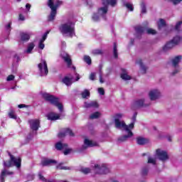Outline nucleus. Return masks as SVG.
Wrapping results in <instances>:
<instances>
[{
    "mask_svg": "<svg viewBox=\"0 0 182 182\" xmlns=\"http://www.w3.org/2000/svg\"><path fill=\"white\" fill-rule=\"evenodd\" d=\"M44 41H42L40 40L39 43H38V48L39 49L43 50L45 49V44L43 43Z\"/></svg>",
    "mask_w": 182,
    "mask_h": 182,
    "instance_id": "44",
    "label": "nucleus"
},
{
    "mask_svg": "<svg viewBox=\"0 0 182 182\" xmlns=\"http://www.w3.org/2000/svg\"><path fill=\"white\" fill-rule=\"evenodd\" d=\"M146 33H148V35H156V33H157V31H156V30L154 29L149 28L147 29Z\"/></svg>",
    "mask_w": 182,
    "mask_h": 182,
    "instance_id": "41",
    "label": "nucleus"
},
{
    "mask_svg": "<svg viewBox=\"0 0 182 182\" xmlns=\"http://www.w3.org/2000/svg\"><path fill=\"white\" fill-rule=\"evenodd\" d=\"M149 97L151 100H157L160 97V91L158 90H153L149 92Z\"/></svg>",
    "mask_w": 182,
    "mask_h": 182,
    "instance_id": "15",
    "label": "nucleus"
},
{
    "mask_svg": "<svg viewBox=\"0 0 182 182\" xmlns=\"http://www.w3.org/2000/svg\"><path fill=\"white\" fill-rule=\"evenodd\" d=\"M173 5H177V4H180L182 0H169Z\"/></svg>",
    "mask_w": 182,
    "mask_h": 182,
    "instance_id": "52",
    "label": "nucleus"
},
{
    "mask_svg": "<svg viewBox=\"0 0 182 182\" xmlns=\"http://www.w3.org/2000/svg\"><path fill=\"white\" fill-rule=\"evenodd\" d=\"M100 83H105V81H103V77L102 76V74L100 75Z\"/></svg>",
    "mask_w": 182,
    "mask_h": 182,
    "instance_id": "60",
    "label": "nucleus"
},
{
    "mask_svg": "<svg viewBox=\"0 0 182 182\" xmlns=\"http://www.w3.org/2000/svg\"><path fill=\"white\" fill-rule=\"evenodd\" d=\"M126 8H127V9H129L131 12H132V11H134V9L133 8V4H131L129 3H126L124 4Z\"/></svg>",
    "mask_w": 182,
    "mask_h": 182,
    "instance_id": "38",
    "label": "nucleus"
},
{
    "mask_svg": "<svg viewBox=\"0 0 182 182\" xmlns=\"http://www.w3.org/2000/svg\"><path fill=\"white\" fill-rule=\"evenodd\" d=\"M99 117H100V112H95L90 116V119H99Z\"/></svg>",
    "mask_w": 182,
    "mask_h": 182,
    "instance_id": "31",
    "label": "nucleus"
},
{
    "mask_svg": "<svg viewBox=\"0 0 182 182\" xmlns=\"http://www.w3.org/2000/svg\"><path fill=\"white\" fill-rule=\"evenodd\" d=\"M5 176H6V170L4 169L1 171L0 176L1 182H5Z\"/></svg>",
    "mask_w": 182,
    "mask_h": 182,
    "instance_id": "33",
    "label": "nucleus"
},
{
    "mask_svg": "<svg viewBox=\"0 0 182 182\" xmlns=\"http://www.w3.org/2000/svg\"><path fill=\"white\" fill-rule=\"evenodd\" d=\"M179 70H175L173 73H172V76H174L175 75H177V73H178Z\"/></svg>",
    "mask_w": 182,
    "mask_h": 182,
    "instance_id": "61",
    "label": "nucleus"
},
{
    "mask_svg": "<svg viewBox=\"0 0 182 182\" xmlns=\"http://www.w3.org/2000/svg\"><path fill=\"white\" fill-rule=\"evenodd\" d=\"M156 153L157 157L161 160V161H166V160H168V154H167V151L158 149H156Z\"/></svg>",
    "mask_w": 182,
    "mask_h": 182,
    "instance_id": "10",
    "label": "nucleus"
},
{
    "mask_svg": "<svg viewBox=\"0 0 182 182\" xmlns=\"http://www.w3.org/2000/svg\"><path fill=\"white\" fill-rule=\"evenodd\" d=\"M181 23H182V21H178L176 26H175V29L176 31H179L180 30V26H181Z\"/></svg>",
    "mask_w": 182,
    "mask_h": 182,
    "instance_id": "50",
    "label": "nucleus"
},
{
    "mask_svg": "<svg viewBox=\"0 0 182 182\" xmlns=\"http://www.w3.org/2000/svg\"><path fill=\"white\" fill-rule=\"evenodd\" d=\"M35 48V43H30L28 46V48H27V50L26 52L28 53H32V50H33V48Z\"/></svg>",
    "mask_w": 182,
    "mask_h": 182,
    "instance_id": "28",
    "label": "nucleus"
},
{
    "mask_svg": "<svg viewBox=\"0 0 182 182\" xmlns=\"http://www.w3.org/2000/svg\"><path fill=\"white\" fill-rule=\"evenodd\" d=\"M148 164H154V166H155L156 164V159L149 157L148 158Z\"/></svg>",
    "mask_w": 182,
    "mask_h": 182,
    "instance_id": "43",
    "label": "nucleus"
},
{
    "mask_svg": "<svg viewBox=\"0 0 182 182\" xmlns=\"http://www.w3.org/2000/svg\"><path fill=\"white\" fill-rule=\"evenodd\" d=\"M20 36L23 42H28L31 39V36L26 33H21Z\"/></svg>",
    "mask_w": 182,
    "mask_h": 182,
    "instance_id": "24",
    "label": "nucleus"
},
{
    "mask_svg": "<svg viewBox=\"0 0 182 182\" xmlns=\"http://www.w3.org/2000/svg\"><path fill=\"white\" fill-rule=\"evenodd\" d=\"M9 156L10 159L9 161H4V167H14L15 166L17 168H21L22 164V159L21 157L16 158L14 155L11 154V152H9Z\"/></svg>",
    "mask_w": 182,
    "mask_h": 182,
    "instance_id": "3",
    "label": "nucleus"
},
{
    "mask_svg": "<svg viewBox=\"0 0 182 182\" xmlns=\"http://www.w3.org/2000/svg\"><path fill=\"white\" fill-rule=\"evenodd\" d=\"M82 173L83 174H89L90 173V168H83L81 169Z\"/></svg>",
    "mask_w": 182,
    "mask_h": 182,
    "instance_id": "42",
    "label": "nucleus"
},
{
    "mask_svg": "<svg viewBox=\"0 0 182 182\" xmlns=\"http://www.w3.org/2000/svg\"><path fill=\"white\" fill-rule=\"evenodd\" d=\"M65 164V162H60L56 166V170H72V168L70 166H63Z\"/></svg>",
    "mask_w": 182,
    "mask_h": 182,
    "instance_id": "21",
    "label": "nucleus"
},
{
    "mask_svg": "<svg viewBox=\"0 0 182 182\" xmlns=\"http://www.w3.org/2000/svg\"><path fill=\"white\" fill-rule=\"evenodd\" d=\"M180 41H181V37L178 36L174 37L171 41L166 43V44L163 47V51L167 52V50L169 49L174 48L176 45H178Z\"/></svg>",
    "mask_w": 182,
    "mask_h": 182,
    "instance_id": "6",
    "label": "nucleus"
},
{
    "mask_svg": "<svg viewBox=\"0 0 182 182\" xmlns=\"http://www.w3.org/2000/svg\"><path fill=\"white\" fill-rule=\"evenodd\" d=\"M43 97L46 102H49L50 105H53L59 109L60 112H63V105L59 102V98L48 93L43 94Z\"/></svg>",
    "mask_w": 182,
    "mask_h": 182,
    "instance_id": "4",
    "label": "nucleus"
},
{
    "mask_svg": "<svg viewBox=\"0 0 182 182\" xmlns=\"http://www.w3.org/2000/svg\"><path fill=\"white\" fill-rule=\"evenodd\" d=\"M60 58L64 60L65 63H67L68 68H71L73 65L72 58L70 55L66 52H63L60 54Z\"/></svg>",
    "mask_w": 182,
    "mask_h": 182,
    "instance_id": "9",
    "label": "nucleus"
},
{
    "mask_svg": "<svg viewBox=\"0 0 182 182\" xmlns=\"http://www.w3.org/2000/svg\"><path fill=\"white\" fill-rule=\"evenodd\" d=\"M6 174L12 175L14 174V172H6Z\"/></svg>",
    "mask_w": 182,
    "mask_h": 182,
    "instance_id": "64",
    "label": "nucleus"
},
{
    "mask_svg": "<svg viewBox=\"0 0 182 182\" xmlns=\"http://www.w3.org/2000/svg\"><path fill=\"white\" fill-rule=\"evenodd\" d=\"M166 21L163 18H160L159 21L158 22V29L160 31L163 29V28H166Z\"/></svg>",
    "mask_w": 182,
    "mask_h": 182,
    "instance_id": "25",
    "label": "nucleus"
},
{
    "mask_svg": "<svg viewBox=\"0 0 182 182\" xmlns=\"http://www.w3.org/2000/svg\"><path fill=\"white\" fill-rule=\"evenodd\" d=\"M107 6L101 7L98 9V12L102 11L103 15H106V14H107Z\"/></svg>",
    "mask_w": 182,
    "mask_h": 182,
    "instance_id": "35",
    "label": "nucleus"
},
{
    "mask_svg": "<svg viewBox=\"0 0 182 182\" xmlns=\"http://www.w3.org/2000/svg\"><path fill=\"white\" fill-rule=\"evenodd\" d=\"M26 9H31V4H27L26 5Z\"/></svg>",
    "mask_w": 182,
    "mask_h": 182,
    "instance_id": "63",
    "label": "nucleus"
},
{
    "mask_svg": "<svg viewBox=\"0 0 182 182\" xmlns=\"http://www.w3.org/2000/svg\"><path fill=\"white\" fill-rule=\"evenodd\" d=\"M76 78L75 82H77L80 79V75L78 73H75Z\"/></svg>",
    "mask_w": 182,
    "mask_h": 182,
    "instance_id": "59",
    "label": "nucleus"
},
{
    "mask_svg": "<svg viewBox=\"0 0 182 182\" xmlns=\"http://www.w3.org/2000/svg\"><path fill=\"white\" fill-rule=\"evenodd\" d=\"M84 62L88 65H92V58L89 55L84 56Z\"/></svg>",
    "mask_w": 182,
    "mask_h": 182,
    "instance_id": "32",
    "label": "nucleus"
},
{
    "mask_svg": "<svg viewBox=\"0 0 182 182\" xmlns=\"http://www.w3.org/2000/svg\"><path fill=\"white\" fill-rule=\"evenodd\" d=\"M92 55L97 56V55H102L103 50L101 49H95L92 51Z\"/></svg>",
    "mask_w": 182,
    "mask_h": 182,
    "instance_id": "30",
    "label": "nucleus"
},
{
    "mask_svg": "<svg viewBox=\"0 0 182 182\" xmlns=\"http://www.w3.org/2000/svg\"><path fill=\"white\" fill-rule=\"evenodd\" d=\"M38 68L41 73H43L44 70L45 75L48 76V73H49V70L48 69V63H46V60H43L42 62L38 65Z\"/></svg>",
    "mask_w": 182,
    "mask_h": 182,
    "instance_id": "11",
    "label": "nucleus"
},
{
    "mask_svg": "<svg viewBox=\"0 0 182 182\" xmlns=\"http://www.w3.org/2000/svg\"><path fill=\"white\" fill-rule=\"evenodd\" d=\"M28 123L32 132H38V130H39V127H41V122L39 119H30L28 120Z\"/></svg>",
    "mask_w": 182,
    "mask_h": 182,
    "instance_id": "8",
    "label": "nucleus"
},
{
    "mask_svg": "<svg viewBox=\"0 0 182 182\" xmlns=\"http://www.w3.org/2000/svg\"><path fill=\"white\" fill-rule=\"evenodd\" d=\"M81 96L82 99H86V97L90 96V92H89L88 90H85L84 92L81 93Z\"/></svg>",
    "mask_w": 182,
    "mask_h": 182,
    "instance_id": "29",
    "label": "nucleus"
},
{
    "mask_svg": "<svg viewBox=\"0 0 182 182\" xmlns=\"http://www.w3.org/2000/svg\"><path fill=\"white\" fill-rule=\"evenodd\" d=\"M53 2V0H48L47 5H52V3Z\"/></svg>",
    "mask_w": 182,
    "mask_h": 182,
    "instance_id": "62",
    "label": "nucleus"
},
{
    "mask_svg": "<svg viewBox=\"0 0 182 182\" xmlns=\"http://www.w3.org/2000/svg\"><path fill=\"white\" fill-rule=\"evenodd\" d=\"M98 93L102 96L105 95V89H103V87L98 88Z\"/></svg>",
    "mask_w": 182,
    "mask_h": 182,
    "instance_id": "51",
    "label": "nucleus"
},
{
    "mask_svg": "<svg viewBox=\"0 0 182 182\" xmlns=\"http://www.w3.org/2000/svg\"><path fill=\"white\" fill-rule=\"evenodd\" d=\"M113 55H114V59H117L119 58V54L117 53V43H114Z\"/></svg>",
    "mask_w": 182,
    "mask_h": 182,
    "instance_id": "27",
    "label": "nucleus"
},
{
    "mask_svg": "<svg viewBox=\"0 0 182 182\" xmlns=\"http://www.w3.org/2000/svg\"><path fill=\"white\" fill-rule=\"evenodd\" d=\"M121 77L123 80H130V79H132V77L126 73L121 74Z\"/></svg>",
    "mask_w": 182,
    "mask_h": 182,
    "instance_id": "34",
    "label": "nucleus"
},
{
    "mask_svg": "<svg viewBox=\"0 0 182 182\" xmlns=\"http://www.w3.org/2000/svg\"><path fill=\"white\" fill-rule=\"evenodd\" d=\"M149 174V167H144L141 170V176H147Z\"/></svg>",
    "mask_w": 182,
    "mask_h": 182,
    "instance_id": "37",
    "label": "nucleus"
},
{
    "mask_svg": "<svg viewBox=\"0 0 182 182\" xmlns=\"http://www.w3.org/2000/svg\"><path fill=\"white\" fill-rule=\"evenodd\" d=\"M141 14H146L147 12V9H146V4L144 2L141 3Z\"/></svg>",
    "mask_w": 182,
    "mask_h": 182,
    "instance_id": "36",
    "label": "nucleus"
},
{
    "mask_svg": "<svg viewBox=\"0 0 182 182\" xmlns=\"http://www.w3.org/2000/svg\"><path fill=\"white\" fill-rule=\"evenodd\" d=\"M92 21H94L95 22H97L99 21L100 17H99V14H97V13H94L92 14Z\"/></svg>",
    "mask_w": 182,
    "mask_h": 182,
    "instance_id": "40",
    "label": "nucleus"
},
{
    "mask_svg": "<svg viewBox=\"0 0 182 182\" xmlns=\"http://www.w3.org/2000/svg\"><path fill=\"white\" fill-rule=\"evenodd\" d=\"M95 174H109L110 173V170L106 166V164H102V166L95 164Z\"/></svg>",
    "mask_w": 182,
    "mask_h": 182,
    "instance_id": "7",
    "label": "nucleus"
},
{
    "mask_svg": "<svg viewBox=\"0 0 182 182\" xmlns=\"http://www.w3.org/2000/svg\"><path fill=\"white\" fill-rule=\"evenodd\" d=\"M91 107H99V103L96 101L91 102Z\"/></svg>",
    "mask_w": 182,
    "mask_h": 182,
    "instance_id": "48",
    "label": "nucleus"
},
{
    "mask_svg": "<svg viewBox=\"0 0 182 182\" xmlns=\"http://www.w3.org/2000/svg\"><path fill=\"white\" fill-rule=\"evenodd\" d=\"M58 29L63 35L73 38V35H75V23L69 21L67 23L60 24Z\"/></svg>",
    "mask_w": 182,
    "mask_h": 182,
    "instance_id": "2",
    "label": "nucleus"
},
{
    "mask_svg": "<svg viewBox=\"0 0 182 182\" xmlns=\"http://www.w3.org/2000/svg\"><path fill=\"white\" fill-rule=\"evenodd\" d=\"M47 119L48 120H59V119H60V115L57 114L54 112H50L47 114Z\"/></svg>",
    "mask_w": 182,
    "mask_h": 182,
    "instance_id": "18",
    "label": "nucleus"
},
{
    "mask_svg": "<svg viewBox=\"0 0 182 182\" xmlns=\"http://www.w3.org/2000/svg\"><path fill=\"white\" fill-rule=\"evenodd\" d=\"M18 19L19 21H25V16L23 15L22 14H20L18 15Z\"/></svg>",
    "mask_w": 182,
    "mask_h": 182,
    "instance_id": "54",
    "label": "nucleus"
},
{
    "mask_svg": "<svg viewBox=\"0 0 182 182\" xmlns=\"http://www.w3.org/2000/svg\"><path fill=\"white\" fill-rule=\"evenodd\" d=\"M38 178H39V180H41V181H43V182H46L47 180L46 178H45V176L41 175V173L38 174Z\"/></svg>",
    "mask_w": 182,
    "mask_h": 182,
    "instance_id": "49",
    "label": "nucleus"
},
{
    "mask_svg": "<svg viewBox=\"0 0 182 182\" xmlns=\"http://www.w3.org/2000/svg\"><path fill=\"white\" fill-rule=\"evenodd\" d=\"M137 117V112H134L133 117H132V120H133V123H134V122H136V119Z\"/></svg>",
    "mask_w": 182,
    "mask_h": 182,
    "instance_id": "55",
    "label": "nucleus"
},
{
    "mask_svg": "<svg viewBox=\"0 0 182 182\" xmlns=\"http://www.w3.org/2000/svg\"><path fill=\"white\" fill-rule=\"evenodd\" d=\"M147 143H149V139L143 136L136 137V144H139V146H144V144H147Z\"/></svg>",
    "mask_w": 182,
    "mask_h": 182,
    "instance_id": "17",
    "label": "nucleus"
},
{
    "mask_svg": "<svg viewBox=\"0 0 182 182\" xmlns=\"http://www.w3.org/2000/svg\"><path fill=\"white\" fill-rule=\"evenodd\" d=\"M9 117H10V119H16V116L15 115V112L14 111H11L9 113Z\"/></svg>",
    "mask_w": 182,
    "mask_h": 182,
    "instance_id": "45",
    "label": "nucleus"
},
{
    "mask_svg": "<svg viewBox=\"0 0 182 182\" xmlns=\"http://www.w3.org/2000/svg\"><path fill=\"white\" fill-rule=\"evenodd\" d=\"M134 29L137 35H141L142 33H144V31H146V28L141 26H135Z\"/></svg>",
    "mask_w": 182,
    "mask_h": 182,
    "instance_id": "23",
    "label": "nucleus"
},
{
    "mask_svg": "<svg viewBox=\"0 0 182 182\" xmlns=\"http://www.w3.org/2000/svg\"><path fill=\"white\" fill-rule=\"evenodd\" d=\"M52 164H58V161L48 158H43L41 161V166L43 167H48V166H52Z\"/></svg>",
    "mask_w": 182,
    "mask_h": 182,
    "instance_id": "12",
    "label": "nucleus"
},
{
    "mask_svg": "<svg viewBox=\"0 0 182 182\" xmlns=\"http://www.w3.org/2000/svg\"><path fill=\"white\" fill-rule=\"evenodd\" d=\"M149 105L144 104V99H141V100H136L132 104V109L136 110V109H140L141 107H146Z\"/></svg>",
    "mask_w": 182,
    "mask_h": 182,
    "instance_id": "13",
    "label": "nucleus"
},
{
    "mask_svg": "<svg viewBox=\"0 0 182 182\" xmlns=\"http://www.w3.org/2000/svg\"><path fill=\"white\" fill-rule=\"evenodd\" d=\"M58 136L60 139L65 137V136H70V137H75V133H73V131H72V129L70 128H65L64 129V132L58 133Z\"/></svg>",
    "mask_w": 182,
    "mask_h": 182,
    "instance_id": "14",
    "label": "nucleus"
},
{
    "mask_svg": "<svg viewBox=\"0 0 182 182\" xmlns=\"http://www.w3.org/2000/svg\"><path fill=\"white\" fill-rule=\"evenodd\" d=\"M114 124L116 129H124L125 132H127V135H124L118 138L119 143H123L124 141H127V139L133 137V130L134 129V122L131 123L130 124H126L124 121H120L119 119H114Z\"/></svg>",
    "mask_w": 182,
    "mask_h": 182,
    "instance_id": "1",
    "label": "nucleus"
},
{
    "mask_svg": "<svg viewBox=\"0 0 182 182\" xmlns=\"http://www.w3.org/2000/svg\"><path fill=\"white\" fill-rule=\"evenodd\" d=\"M15 79V75H9L7 78L6 80L7 82H11V80H14Z\"/></svg>",
    "mask_w": 182,
    "mask_h": 182,
    "instance_id": "46",
    "label": "nucleus"
},
{
    "mask_svg": "<svg viewBox=\"0 0 182 182\" xmlns=\"http://www.w3.org/2000/svg\"><path fill=\"white\" fill-rule=\"evenodd\" d=\"M136 63L139 65L141 67V70H143L144 73H146V71L147 70V67L145 66L144 64H143V60L141 59H139L136 61Z\"/></svg>",
    "mask_w": 182,
    "mask_h": 182,
    "instance_id": "26",
    "label": "nucleus"
},
{
    "mask_svg": "<svg viewBox=\"0 0 182 182\" xmlns=\"http://www.w3.org/2000/svg\"><path fill=\"white\" fill-rule=\"evenodd\" d=\"M84 144L85 145H83L82 149V150H86L87 147H95V146H97V144L96 142H93L91 140H89L88 139H85L84 141Z\"/></svg>",
    "mask_w": 182,
    "mask_h": 182,
    "instance_id": "16",
    "label": "nucleus"
},
{
    "mask_svg": "<svg viewBox=\"0 0 182 182\" xmlns=\"http://www.w3.org/2000/svg\"><path fill=\"white\" fill-rule=\"evenodd\" d=\"M55 148L58 151H60L63 150V149H68V144H63L62 142L59 141L55 144Z\"/></svg>",
    "mask_w": 182,
    "mask_h": 182,
    "instance_id": "19",
    "label": "nucleus"
},
{
    "mask_svg": "<svg viewBox=\"0 0 182 182\" xmlns=\"http://www.w3.org/2000/svg\"><path fill=\"white\" fill-rule=\"evenodd\" d=\"M95 77H96V74H95V73H92L90 75V80H95Z\"/></svg>",
    "mask_w": 182,
    "mask_h": 182,
    "instance_id": "53",
    "label": "nucleus"
},
{
    "mask_svg": "<svg viewBox=\"0 0 182 182\" xmlns=\"http://www.w3.org/2000/svg\"><path fill=\"white\" fill-rule=\"evenodd\" d=\"M23 107H26V105L25 104H21L18 105V109H23Z\"/></svg>",
    "mask_w": 182,
    "mask_h": 182,
    "instance_id": "58",
    "label": "nucleus"
},
{
    "mask_svg": "<svg viewBox=\"0 0 182 182\" xmlns=\"http://www.w3.org/2000/svg\"><path fill=\"white\" fill-rule=\"evenodd\" d=\"M181 59H182V56L178 55V56H176L172 60V65H173V68H177V66H178V64L180 63Z\"/></svg>",
    "mask_w": 182,
    "mask_h": 182,
    "instance_id": "20",
    "label": "nucleus"
},
{
    "mask_svg": "<svg viewBox=\"0 0 182 182\" xmlns=\"http://www.w3.org/2000/svg\"><path fill=\"white\" fill-rule=\"evenodd\" d=\"M115 119H122V117H123V114H115Z\"/></svg>",
    "mask_w": 182,
    "mask_h": 182,
    "instance_id": "56",
    "label": "nucleus"
},
{
    "mask_svg": "<svg viewBox=\"0 0 182 182\" xmlns=\"http://www.w3.org/2000/svg\"><path fill=\"white\" fill-rule=\"evenodd\" d=\"M72 80H73V77H69L68 76H65L62 80V82L66 86H70L72 85Z\"/></svg>",
    "mask_w": 182,
    "mask_h": 182,
    "instance_id": "22",
    "label": "nucleus"
},
{
    "mask_svg": "<svg viewBox=\"0 0 182 182\" xmlns=\"http://www.w3.org/2000/svg\"><path fill=\"white\" fill-rule=\"evenodd\" d=\"M85 107H86L87 109H89V108L92 107V102L85 103Z\"/></svg>",
    "mask_w": 182,
    "mask_h": 182,
    "instance_id": "57",
    "label": "nucleus"
},
{
    "mask_svg": "<svg viewBox=\"0 0 182 182\" xmlns=\"http://www.w3.org/2000/svg\"><path fill=\"white\" fill-rule=\"evenodd\" d=\"M72 151V149H67L65 148V151H63V154L65 156H68V154H70V153Z\"/></svg>",
    "mask_w": 182,
    "mask_h": 182,
    "instance_id": "47",
    "label": "nucleus"
},
{
    "mask_svg": "<svg viewBox=\"0 0 182 182\" xmlns=\"http://www.w3.org/2000/svg\"><path fill=\"white\" fill-rule=\"evenodd\" d=\"M63 1L60 0H56L55 4L53 1L51 4H48V7L51 9L50 15L48 16V22H52L55 21L56 14H58V8L63 5Z\"/></svg>",
    "mask_w": 182,
    "mask_h": 182,
    "instance_id": "5",
    "label": "nucleus"
},
{
    "mask_svg": "<svg viewBox=\"0 0 182 182\" xmlns=\"http://www.w3.org/2000/svg\"><path fill=\"white\" fill-rule=\"evenodd\" d=\"M50 32V31H47L43 35L42 38L40 40L42 42H45L48 38V35H49V33Z\"/></svg>",
    "mask_w": 182,
    "mask_h": 182,
    "instance_id": "39",
    "label": "nucleus"
}]
</instances>
